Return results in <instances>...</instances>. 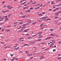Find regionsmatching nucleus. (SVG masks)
Wrapping results in <instances>:
<instances>
[{
  "label": "nucleus",
  "mask_w": 61,
  "mask_h": 61,
  "mask_svg": "<svg viewBox=\"0 0 61 61\" xmlns=\"http://www.w3.org/2000/svg\"><path fill=\"white\" fill-rule=\"evenodd\" d=\"M28 35H29V34H28L26 35V36H28Z\"/></svg>",
  "instance_id": "nucleus-50"
},
{
  "label": "nucleus",
  "mask_w": 61,
  "mask_h": 61,
  "mask_svg": "<svg viewBox=\"0 0 61 61\" xmlns=\"http://www.w3.org/2000/svg\"><path fill=\"white\" fill-rule=\"evenodd\" d=\"M50 30H51V31H53V29H50Z\"/></svg>",
  "instance_id": "nucleus-39"
},
{
  "label": "nucleus",
  "mask_w": 61,
  "mask_h": 61,
  "mask_svg": "<svg viewBox=\"0 0 61 61\" xmlns=\"http://www.w3.org/2000/svg\"><path fill=\"white\" fill-rule=\"evenodd\" d=\"M45 18V17H42L40 18V19H44Z\"/></svg>",
  "instance_id": "nucleus-7"
},
{
  "label": "nucleus",
  "mask_w": 61,
  "mask_h": 61,
  "mask_svg": "<svg viewBox=\"0 0 61 61\" xmlns=\"http://www.w3.org/2000/svg\"><path fill=\"white\" fill-rule=\"evenodd\" d=\"M30 2H31V3H33V1H32V0H31L30 1Z\"/></svg>",
  "instance_id": "nucleus-54"
},
{
  "label": "nucleus",
  "mask_w": 61,
  "mask_h": 61,
  "mask_svg": "<svg viewBox=\"0 0 61 61\" xmlns=\"http://www.w3.org/2000/svg\"><path fill=\"white\" fill-rule=\"evenodd\" d=\"M28 21L29 23H30L31 22V20H28Z\"/></svg>",
  "instance_id": "nucleus-5"
},
{
  "label": "nucleus",
  "mask_w": 61,
  "mask_h": 61,
  "mask_svg": "<svg viewBox=\"0 0 61 61\" xmlns=\"http://www.w3.org/2000/svg\"><path fill=\"white\" fill-rule=\"evenodd\" d=\"M1 45H2V44H4V43H3V42L1 43Z\"/></svg>",
  "instance_id": "nucleus-55"
},
{
  "label": "nucleus",
  "mask_w": 61,
  "mask_h": 61,
  "mask_svg": "<svg viewBox=\"0 0 61 61\" xmlns=\"http://www.w3.org/2000/svg\"><path fill=\"white\" fill-rule=\"evenodd\" d=\"M37 35V34H36V35H33L32 36V37H34V36H36Z\"/></svg>",
  "instance_id": "nucleus-21"
},
{
  "label": "nucleus",
  "mask_w": 61,
  "mask_h": 61,
  "mask_svg": "<svg viewBox=\"0 0 61 61\" xmlns=\"http://www.w3.org/2000/svg\"><path fill=\"white\" fill-rule=\"evenodd\" d=\"M35 43V42H30V44H34Z\"/></svg>",
  "instance_id": "nucleus-3"
},
{
  "label": "nucleus",
  "mask_w": 61,
  "mask_h": 61,
  "mask_svg": "<svg viewBox=\"0 0 61 61\" xmlns=\"http://www.w3.org/2000/svg\"><path fill=\"white\" fill-rule=\"evenodd\" d=\"M32 37H27V38L28 39H29L30 38H32Z\"/></svg>",
  "instance_id": "nucleus-8"
},
{
  "label": "nucleus",
  "mask_w": 61,
  "mask_h": 61,
  "mask_svg": "<svg viewBox=\"0 0 61 61\" xmlns=\"http://www.w3.org/2000/svg\"><path fill=\"white\" fill-rule=\"evenodd\" d=\"M10 6V5H9L7 6V8H8L9 9H11L13 7H11Z\"/></svg>",
  "instance_id": "nucleus-1"
},
{
  "label": "nucleus",
  "mask_w": 61,
  "mask_h": 61,
  "mask_svg": "<svg viewBox=\"0 0 61 61\" xmlns=\"http://www.w3.org/2000/svg\"><path fill=\"white\" fill-rule=\"evenodd\" d=\"M10 60H11V61H14V60L13 59H11Z\"/></svg>",
  "instance_id": "nucleus-44"
},
{
  "label": "nucleus",
  "mask_w": 61,
  "mask_h": 61,
  "mask_svg": "<svg viewBox=\"0 0 61 61\" xmlns=\"http://www.w3.org/2000/svg\"><path fill=\"white\" fill-rule=\"evenodd\" d=\"M4 31V29H3L1 30V31L2 32Z\"/></svg>",
  "instance_id": "nucleus-22"
},
{
  "label": "nucleus",
  "mask_w": 61,
  "mask_h": 61,
  "mask_svg": "<svg viewBox=\"0 0 61 61\" xmlns=\"http://www.w3.org/2000/svg\"><path fill=\"white\" fill-rule=\"evenodd\" d=\"M58 8H56V10H58Z\"/></svg>",
  "instance_id": "nucleus-24"
},
{
  "label": "nucleus",
  "mask_w": 61,
  "mask_h": 61,
  "mask_svg": "<svg viewBox=\"0 0 61 61\" xmlns=\"http://www.w3.org/2000/svg\"><path fill=\"white\" fill-rule=\"evenodd\" d=\"M41 27V29H42L43 28H44V27H43V26H42V27Z\"/></svg>",
  "instance_id": "nucleus-19"
},
{
  "label": "nucleus",
  "mask_w": 61,
  "mask_h": 61,
  "mask_svg": "<svg viewBox=\"0 0 61 61\" xmlns=\"http://www.w3.org/2000/svg\"><path fill=\"white\" fill-rule=\"evenodd\" d=\"M59 17H58V16H55V18H56V19L57 18H59Z\"/></svg>",
  "instance_id": "nucleus-15"
},
{
  "label": "nucleus",
  "mask_w": 61,
  "mask_h": 61,
  "mask_svg": "<svg viewBox=\"0 0 61 61\" xmlns=\"http://www.w3.org/2000/svg\"><path fill=\"white\" fill-rule=\"evenodd\" d=\"M7 31H8V32H9V31H10V30H8V29H7Z\"/></svg>",
  "instance_id": "nucleus-25"
},
{
  "label": "nucleus",
  "mask_w": 61,
  "mask_h": 61,
  "mask_svg": "<svg viewBox=\"0 0 61 61\" xmlns=\"http://www.w3.org/2000/svg\"><path fill=\"white\" fill-rule=\"evenodd\" d=\"M26 8H27V7H25L23 9H26Z\"/></svg>",
  "instance_id": "nucleus-38"
},
{
  "label": "nucleus",
  "mask_w": 61,
  "mask_h": 61,
  "mask_svg": "<svg viewBox=\"0 0 61 61\" xmlns=\"http://www.w3.org/2000/svg\"><path fill=\"white\" fill-rule=\"evenodd\" d=\"M39 8H40V7H38L35 8V9H39Z\"/></svg>",
  "instance_id": "nucleus-13"
},
{
  "label": "nucleus",
  "mask_w": 61,
  "mask_h": 61,
  "mask_svg": "<svg viewBox=\"0 0 61 61\" xmlns=\"http://www.w3.org/2000/svg\"><path fill=\"white\" fill-rule=\"evenodd\" d=\"M22 13H23V12H20V13L21 15V14H22Z\"/></svg>",
  "instance_id": "nucleus-52"
},
{
  "label": "nucleus",
  "mask_w": 61,
  "mask_h": 61,
  "mask_svg": "<svg viewBox=\"0 0 61 61\" xmlns=\"http://www.w3.org/2000/svg\"><path fill=\"white\" fill-rule=\"evenodd\" d=\"M40 26L41 27L42 26H43V24H41L40 25Z\"/></svg>",
  "instance_id": "nucleus-12"
},
{
  "label": "nucleus",
  "mask_w": 61,
  "mask_h": 61,
  "mask_svg": "<svg viewBox=\"0 0 61 61\" xmlns=\"http://www.w3.org/2000/svg\"><path fill=\"white\" fill-rule=\"evenodd\" d=\"M45 13H42V14H45Z\"/></svg>",
  "instance_id": "nucleus-64"
},
{
  "label": "nucleus",
  "mask_w": 61,
  "mask_h": 61,
  "mask_svg": "<svg viewBox=\"0 0 61 61\" xmlns=\"http://www.w3.org/2000/svg\"><path fill=\"white\" fill-rule=\"evenodd\" d=\"M24 29H22L20 30H19V31H18V32H22V31H23V30H24Z\"/></svg>",
  "instance_id": "nucleus-4"
},
{
  "label": "nucleus",
  "mask_w": 61,
  "mask_h": 61,
  "mask_svg": "<svg viewBox=\"0 0 61 61\" xmlns=\"http://www.w3.org/2000/svg\"><path fill=\"white\" fill-rule=\"evenodd\" d=\"M39 22H42V20H39Z\"/></svg>",
  "instance_id": "nucleus-45"
},
{
  "label": "nucleus",
  "mask_w": 61,
  "mask_h": 61,
  "mask_svg": "<svg viewBox=\"0 0 61 61\" xmlns=\"http://www.w3.org/2000/svg\"><path fill=\"white\" fill-rule=\"evenodd\" d=\"M18 22H16V23H14V25H15L16 24H17V23H18Z\"/></svg>",
  "instance_id": "nucleus-35"
},
{
  "label": "nucleus",
  "mask_w": 61,
  "mask_h": 61,
  "mask_svg": "<svg viewBox=\"0 0 61 61\" xmlns=\"http://www.w3.org/2000/svg\"><path fill=\"white\" fill-rule=\"evenodd\" d=\"M58 56H61V54H58Z\"/></svg>",
  "instance_id": "nucleus-63"
},
{
  "label": "nucleus",
  "mask_w": 61,
  "mask_h": 61,
  "mask_svg": "<svg viewBox=\"0 0 61 61\" xmlns=\"http://www.w3.org/2000/svg\"><path fill=\"white\" fill-rule=\"evenodd\" d=\"M10 55H11V56H13V54L12 55L10 54Z\"/></svg>",
  "instance_id": "nucleus-60"
},
{
  "label": "nucleus",
  "mask_w": 61,
  "mask_h": 61,
  "mask_svg": "<svg viewBox=\"0 0 61 61\" xmlns=\"http://www.w3.org/2000/svg\"><path fill=\"white\" fill-rule=\"evenodd\" d=\"M6 7V5H5L3 6V7Z\"/></svg>",
  "instance_id": "nucleus-43"
},
{
  "label": "nucleus",
  "mask_w": 61,
  "mask_h": 61,
  "mask_svg": "<svg viewBox=\"0 0 61 61\" xmlns=\"http://www.w3.org/2000/svg\"><path fill=\"white\" fill-rule=\"evenodd\" d=\"M53 4H55V3H54V2L53 1L51 2V4L53 5Z\"/></svg>",
  "instance_id": "nucleus-17"
},
{
  "label": "nucleus",
  "mask_w": 61,
  "mask_h": 61,
  "mask_svg": "<svg viewBox=\"0 0 61 61\" xmlns=\"http://www.w3.org/2000/svg\"><path fill=\"white\" fill-rule=\"evenodd\" d=\"M50 36H54V35H53V33H52L50 35Z\"/></svg>",
  "instance_id": "nucleus-10"
},
{
  "label": "nucleus",
  "mask_w": 61,
  "mask_h": 61,
  "mask_svg": "<svg viewBox=\"0 0 61 61\" xmlns=\"http://www.w3.org/2000/svg\"><path fill=\"white\" fill-rule=\"evenodd\" d=\"M39 16H43V15L41 13L39 14L38 15Z\"/></svg>",
  "instance_id": "nucleus-6"
},
{
  "label": "nucleus",
  "mask_w": 61,
  "mask_h": 61,
  "mask_svg": "<svg viewBox=\"0 0 61 61\" xmlns=\"http://www.w3.org/2000/svg\"><path fill=\"white\" fill-rule=\"evenodd\" d=\"M56 15H55V16H57L58 14H57V13H56Z\"/></svg>",
  "instance_id": "nucleus-40"
},
{
  "label": "nucleus",
  "mask_w": 61,
  "mask_h": 61,
  "mask_svg": "<svg viewBox=\"0 0 61 61\" xmlns=\"http://www.w3.org/2000/svg\"><path fill=\"white\" fill-rule=\"evenodd\" d=\"M19 21H23V20H19Z\"/></svg>",
  "instance_id": "nucleus-59"
},
{
  "label": "nucleus",
  "mask_w": 61,
  "mask_h": 61,
  "mask_svg": "<svg viewBox=\"0 0 61 61\" xmlns=\"http://www.w3.org/2000/svg\"><path fill=\"white\" fill-rule=\"evenodd\" d=\"M15 60H18V58H17V59H15Z\"/></svg>",
  "instance_id": "nucleus-56"
},
{
  "label": "nucleus",
  "mask_w": 61,
  "mask_h": 61,
  "mask_svg": "<svg viewBox=\"0 0 61 61\" xmlns=\"http://www.w3.org/2000/svg\"><path fill=\"white\" fill-rule=\"evenodd\" d=\"M27 24V25H29V22H28L27 23H26Z\"/></svg>",
  "instance_id": "nucleus-20"
},
{
  "label": "nucleus",
  "mask_w": 61,
  "mask_h": 61,
  "mask_svg": "<svg viewBox=\"0 0 61 61\" xmlns=\"http://www.w3.org/2000/svg\"><path fill=\"white\" fill-rule=\"evenodd\" d=\"M41 40H41V39H38V41H41Z\"/></svg>",
  "instance_id": "nucleus-31"
},
{
  "label": "nucleus",
  "mask_w": 61,
  "mask_h": 61,
  "mask_svg": "<svg viewBox=\"0 0 61 61\" xmlns=\"http://www.w3.org/2000/svg\"><path fill=\"white\" fill-rule=\"evenodd\" d=\"M58 43H59L60 44H61V41L60 42H59Z\"/></svg>",
  "instance_id": "nucleus-51"
},
{
  "label": "nucleus",
  "mask_w": 61,
  "mask_h": 61,
  "mask_svg": "<svg viewBox=\"0 0 61 61\" xmlns=\"http://www.w3.org/2000/svg\"><path fill=\"white\" fill-rule=\"evenodd\" d=\"M25 15L24 16H23L22 17V18H25Z\"/></svg>",
  "instance_id": "nucleus-14"
},
{
  "label": "nucleus",
  "mask_w": 61,
  "mask_h": 61,
  "mask_svg": "<svg viewBox=\"0 0 61 61\" xmlns=\"http://www.w3.org/2000/svg\"><path fill=\"white\" fill-rule=\"evenodd\" d=\"M8 20V18H7V19H5V21H6L7 20Z\"/></svg>",
  "instance_id": "nucleus-61"
},
{
  "label": "nucleus",
  "mask_w": 61,
  "mask_h": 61,
  "mask_svg": "<svg viewBox=\"0 0 61 61\" xmlns=\"http://www.w3.org/2000/svg\"><path fill=\"white\" fill-rule=\"evenodd\" d=\"M20 24H23V22H20Z\"/></svg>",
  "instance_id": "nucleus-58"
},
{
  "label": "nucleus",
  "mask_w": 61,
  "mask_h": 61,
  "mask_svg": "<svg viewBox=\"0 0 61 61\" xmlns=\"http://www.w3.org/2000/svg\"><path fill=\"white\" fill-rule=\"evenodd\" d=\"M56 50L55 49H54L53 50V52H55V51H56Z\"/></svg>",
  "instance_id": "nucleus-32"
},
{
  "label": "nucleus",
  "mask_w": 61,
  "mask_h": 61,
  "mask_svg": "<svg viewBox=\"0 0 61 61\" xmlns=\"http://www.w3.org/2000/svg\"><path fill=\"white\" fill-rule=\"evenodd\" d=\"M42 33V32H39V33L40 34H41Z\"/></svg>",
  "instance_id": "nucleus-27"
},
{
  "label": "nucleus",
  "mask_w": 61,
  "mask_h": 61,
  "mask_svg": "<svg viewBox=\"0 0 61 61\" xmlns=\"http://www.w3.org/2000/svg\"><path fill=\"white\" fill-rule=\"evenodd\" d=\"M36 22H34V23H32V24H33V25H35V24H36Z\"/></svg>",
  "instance_id": "nucleus-11"
},
{
  "label": "nucleus",
  "mask_w": 61,
  "mask_h": 61,
  "mask_svg": "<svg viewBox=\"0 0 61 61\" xmlns=\"http://www.w3.org/2000/svg\"><path fill=\"white\" fill-rule=\"evenodd\" d=\"M48 39V37H47V38L45 39V40H47V39Z\"/></svg>",
  "instance_id": "nucleus-46"
},
{
  "label": "nucleus",
  "mask_w": 61,
  "mask_h": 61,
  "mask_svg": "<svg viewBox=\"0 0 61 61\" xmlns=\"http://www.w3.org/2000/svg\"><path fill=\"white\" fill-rule=\"evenodd\" d=\"M61 4H59L58 5H57V6H59V5H61Z\"/></svg>",
  "instance_id": "nucleus-41"
},
{
  "label": "nucleus",
  "mask_w": 61,
  "mask_h": 61,
  "mask_svg": "<svg viewBox=\"0 0 61 61\" xmlns=\"http://www.w3.org/2000/svg\"><path fill=\"white\" fill-rule=\"evenodd\" d=\"M28 12H30V10H28Z\"/></svg>",
  "instance_id": "nucleus-37"
},
{
  "label": "nucleus",
  "mask_w": 61,
  "mask_h": 61,
  "mask_svg": "<svg viewBox=\"0 0 61 61\" xmlns=\"http://www.w3.org/2000/svg\"><path fill=\"white\" fill-rule=\"evenodd\" d=\"M25 53L26 54H29V52L28 51H26Z\"/></svg>",
  "instance_id": "nucleus-23"
},
{
  "label": "nucleus",
  "mask_w": 61,
  "mask_h": 61,
  "mask_svg": "<svg viewBox=\"0 0 61 61\" xmlns=\"http://www.w3.org/2000/svg\"><path fill=\"white\" fill-rule=\"evenodd\" d=\"M13 60H14H14H15V57L13 58Z\"/></svg>",
  "instance_id": "nucleus-47"
},
{
  "label": "nucleus",
  "mask_w": 61,
  "mask_h": 61,
  "mask_svg": "<svg viewBox=\"0 0 61 61\" xmlns=\"http://www.w3.org/2000/svg\"><path fill=\"white\" fill-rule=\"evenodd\" d=\"M52 45H50V46H49V47H52Z\"/></svg>",
  "instance_id": "nucleus-48"
},
{
  "label": "nucleus",
  "mask_w": 61,
  "mask_h": 61,
  "mask_svg": "<svg viewBox=\"0 0 61 61\" xmlns=\"http://www.w3.org/2000/svg\"><path fill=\"white\" fill-rule=\"evenodd\" d=\"M38 38H41V37H42V36H39L38 37Z\"/></svg>",
  "instance_id": "nucleus-16"
},
{
  "label": "nucleus",
  "mask_w": 61,
  "mask_h": 61,
  "mask_svg": "<svg viewBox=\"0 0 61 61\" xmlns=\"http://www.w3.org/2000/svg\"><path fill=\"white\" fill-rule=\"evenodd\" d=\"M8 12V10H6L5 11V13H6V12Z\"/></svg>",
  "instance_id": "nucleus-29"
},
{
  "label": "nucleus",
  "mask_w": 61,
  "mask_h": 61,
  "mask_svg": "<svg viewBox=\"0 0 61 61\" xmlns=\"http://www.w3.org/2000/svg\"><path fill=\"white\" fill-rule=\"evenodd\" d=\"M30 10H31V9H33V8L32 7L30 8Z\"/></svg>",
  "instance_id": "nucleus-34"
},
{
  "label": "nucleus",
  "mask_w": 61,
  "mask_h": 61,
  "mask_svg": "<svg viewBox=\"0 0 61 61\" xmlns=\"http://www.w3.org/2000/svg\"><path fill=\"white\" fill-rule=\"evenodd\" d=\"M7 46H7L5 47H4V48H6V47H7Z\"/></svg>",
  "instance_id": "nucleus-53"
},
{
  "label": "nucleus",
  "mask_w": 61,
  "mask_h": 61,
  "mask_svg": "<svg viewBox=\"0 0 61 61\" xmlns=\"http://www.w3.org/2000/svg\"><path fill=\"white\" fill-rule=\"evenodd\" d=\"M24 32H27V30H24Z\"/></svg>",
  "instance_id": "nucleus-26"
},
{
  "label": "nucleus",
  "mask_w": 61,
  "mask_h": 61,
  "mask_svg": "<svg viewBox=\"0 0 61 61\" xmlns=\"http://www.w3.org/2000/svg\"><path fill=\"white\" fill-rule=\"evenodd\" d=\"M27 5V4H25L24 5V6H26V5Z\"/></svg>",
  "instance_id": "nucleus-62"
},
{
  "label": "nucleus",
  "mask_w": 61,
  "mask_h": 61,
  "mask_svg": "<svg viewBox=\"0 0 61 61\" xmlns=\"http://www.w3.org/2000/svg\"><path fill=\"white\" fill-rule=\"evenodd\" d=\"M26 31H28V30H29V29H26Z\"/></svg>",
  "instance_id": "nucleus-49"
},
{
  "label": "nucleus",
  "mask_w": 61,
  "mask_h": 61,
  "mask_svg": "<svg viewBox=\"0 0 61 61\" xmlns=\"http://www.w3.org/2000/svg\"><path fill=\"white\" fill-rule=\"evenodd\" d=\"M57 59H59V60H60V59H61V58H60L58 57L57 58Z\"/></svg>",
  "instance_id": "nucleus-33"
},
{
  "label": "nucleus",
  "mask_w": 61,
  "mask_h": 61,
  "mask_svg": "<svg viewBox=\"0 0 61 61\" xmlns=\"http://www.w3.org/2000/svg\"><path fill=\"white\" fill-rule=\"evenodd\" d=\"M48 39H50V38H51V37H48Z\"/></svg>",
  "instance_id": "nucleus-57"
},
{
  "label": "nucleus",
  "mask_w": 61,
  "mask_h": 61,
  "mask_svg": "<svg viewBox=\"0 0 61 61\" xmlns=\"http://www.w3.org/2000/svg\"><path fill=\"white\" fill-rule=\"evenodd\" d=\"M19 48H20L19 47H18L17 48H14V49L15 50H18V49H19Z\"/></svg>",
  "instance_id": "nucleus-2"
},
{
  "label": "nucleus",
  "mask_w": 61,
  "mask_h": 61,
  "mask_svg": "<svg viewBox=\"0 0 61 61\" xmlns=\"http://www.w3.org/2000/svg\"><path fill=\"white\" fill-rule=\"evenodd\" d=\"M23 2V0L21 1L20 2V3H22V2Z\"/></svg>",
  "instance_id": "nucleus-42"
},
{
  "label": "nucleus",
  "mask_w": 61,
  "mask_h": 61,
  "mask_svg": "<svg viewBox=\"0 0 61 61\" xmlns=\"http://www.w3.org/2000/svg\"><path fill=\"white\" fill-rule=\"evenodd\" d=\"M52 42H53V43H55V41H54V40H53L52 41Z\"/></svg>",
  "instance_id": "nucleus-30"
},
{
  "label": "nucleus",
  "mask_w": 61,
  "mask_h": 61,
  "mask_svg": "<svg viewBox=\"0 0 61 61\" xmlns=\"http://www.w3.org/2000/svg\"><path fill=\"white\" fill-rule=\"evenodd\" d=\"M5 17L6 19H7V16H5Z\"/></svg>",
  "instance_id": "nucleus-28"
},
{
  "label": "nucleus",
  "mask_w": 61,
  "mask_h": 61,
  "mask_svg": "<svg viewBox=\"0 0 61 61\" xmlns=\"http://www.w3.org/2000/svg\"><path fill=\"white\" fill-rule=\"evenodd\" d=\"M36 2H35L34 3H32L31 4H36Z\"/></svg>",
  "instance_id": "nucleus-18"
},
{
  "label": "nucleus",
  "mask_w": 61,
  "mask_h": 61,
  "mask_svg": "<svg viewBox=\"0 0 61 61\" xmlns=\"http://www.w3.org/2000/svg\"><path fill=\"white\" fill-rule=\"evenodd\" d=\"M46 43L44 42L41 43V44H46Z\"/></svg>",
  "instance_id": "nucleus-9"
},
{
  "label": "nucleus",
  "mask_w": 61,
  "mask_h": 61,
  "mask_svg": "<svg viewBox=\"0 0 61 61\" xmlns=\"http://www.w3.org/2000/svg\"><path fill=\"white\" fill-rule=\"evenodd\" d=\"M25 2H24L23 3H22L21 4V5H24V4H25Z\"/></svg>",
  "instance_id": "nucleus-36"
}]
</instances>
